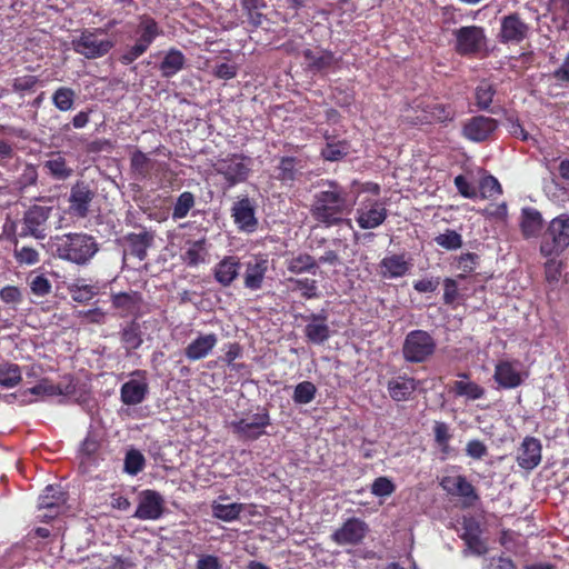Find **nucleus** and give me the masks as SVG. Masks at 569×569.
Returning a JSON list of instances; mask_svg holds the SVG:
<instances>
[{"label": "nucleus", "mask_w": 569, "mask_h": 569, "mask_svg": "<svg viewBox=\"0 0 569 569\" xmlns=\"http://www.w3.org/2000/svg\"><path fill=\"white\" fill-rule=\"evenodd\" d=\"M355 200L347 187L336 180H321L310 206L312 219L325 228L341 226L353 208Z\"/></svg>", "instance_id": "nucleus-1"}, {"label": "nucleus", "mask_w": 569, "mask_h": 569, "mask_svg": "<svg viewBox=\"0 0 569 569\" xmlns=\"http://www.w3.org/2000/svg\"><path fill=\"white\" fill-rule=\"evenodd\" d=\"M407 122L419 124H447L456 117L455 108L449 103L439 102L436 98H418L405 110Z\"/></svg>", "instance_id": "nucleus-2"}, {"label": "nucleus", "mask_w": 569, "mask_h": 569, "mask_svg": "<svg viewBox=\"0 0 569 569\" xmlns=\"http://www.w3.org/2000/svg\"><path fill=\"white\" fill-rule=\"evenodd\" d=\"M56 252L60 259L86 264L99 250L94 237L83 232H70L56 238Z\"/></svg>", "instance_id": "nucleus-3"}, {"label": "nucleus", "mask_w": 569, "mask_h": 569, "mask_svg": "<svg viewBox=\"0 0 569 569\" xmlns=\"http://www.w3.org/2000/svg\"><path fill=\"white\" fill-rule=\"evenodd\" d=\"M453 49L460 57L483 58L488 56V39L483 27L465 26L452 30Z\"/></svg>", "instance_id": "nucleus-4"}, {"label": "nucleus", "mask_w": 569, "mask_h": 569, "mask_svg": "<svg viewBox=\"0 0 569 569\" xmlns=\"http://www.w3.org/2000/svg\"><path fill=\"white\" fill-rule=\"evenodd\" d=\"M134 33L137 36L134 44L128 47L119 57V61L123 66L131 64L144 54L153 41L162 34V29L152 17L142 14L139 17V23L137 24Z\"/></svg>", "instance_id": "nucleus-5"}, {"label": "nucleus", "mask_w": 569, "mask_h": 569, "mask_svg": "<svg viewBox=\"0 0 569 569\" xmlns=\"http://www.w3.org/2000/svg\"><path fill=\"white\" fill-rule=\"evenodd\" d=\"M52 206L32 204L24 210L19 220V237H32L44 240L51 232Z\"/></svg>", "instance_id": "nucleus-6"}, {"label": "nucleus", "mask_w": 569, "mask_h": 569, "mask_svg": "<svg viewBox=\"0 0 569 569\" xmlns=\"http://www.w3.org/2000/svg\"><path fill=\"white\" fill-rule=\"evenodd\" d=\"M569 247V216L566 213L553 218L543 232L539 251L542 257H556Z\"/></svg>", "instance_id": "nucleus-7"}, {"label": "nucleus", "mask_w": 569, "mask_h": 569, "mask_svg": "<svg viewBox=\"0 0 569 569\" xmlns=\"http://www.w3.org/2000/svg\"><path fill=\"white\" fill-rule=\"evenodd\" d=\"M437 342L433 337L421 329L410 331L403 341L402 355L410 363L427 361L436 351Z\"/></svg>", "instance_id": "nucleus-8"}, {"label": "nucleus", "mask_w": 569, "mask_h": 569, "mask_svg": "<svg viewBox=\"0 0 569 569\" xmlns=\"http://www.w3.org/2000/svg\"><path fill=\"white\" fill-rule=\"evenodd\" d=\"M106 33L102 28L84 29L79 38L72 40L73 50L87 59H97L106 56L114 47L110 39H100Z\"/></svg>", "instance_id": "nucleus-9"}, {"label": "nucleus", "mask_w": 569, "mask_h": 569, "mask_svg": "<svg viewBox=\"0 0 569 569\" xmlns=\"http://www.w3.org/2000/svg\"><path fill=\"white\" fill-rule=\"evenodd\" d=\"M251 160L242 153H232L224 159H219L213 164L217 174L223 177L227 188H232L244 182L250 173Z\"/></svg>", "instance_id": "nucleus-10"}, {"label": "nucleus", "mask_w": 569, "mask_h": 569, "mask_svg": "<svg viewBox=\"0 0 569 569\" xmlns=\"http://www.w3.org/2000/svg\"><path fill=\"white\" fill-rule=\"evenodd\" d=\"M368 532L369 526L365 520L351 517L335 530L330 538L338 546H358L363 541Z\"/></svg>", "instance_id": "nucleus-11"}, {"label": "nucleus", "mask_w": 569, "mask_h": 569, "mask_svg": "<svg viewBox=\"0 0 569 569\" xmlns=\"http://www.w3.org/2000/svg\"><path fill=\"white\" fill-rule=\"evenodd\" d=\"M530 30L521 16L512 12L501 18L498 39L501 43L519 44L529 37Z\"/></svg>", "instance_id": "nucleus-12"}, {"label": "nucleus", "mask_w": 569, "mask_h": 569, "mask_svg": "<svg viewBox=\"0 0 569 569\" xmlns=\"http://www.w3.org/2000/svg\"><path fill=\"white\" fill-rule=\"evenodd\" d=\"M94 196L96 192L88 182L78 180L70 189L69 212L77 218H86L90 212Z\"/></svg>", "instance_id": "nucleus-13"}, {"label": "nucleus", "mask_w": 569, "mask_h": 569, "mask_svg": "<svg viewBox=\"0 0 569 569\" xmlns=\"http://www.w3.org/2000/svg\"><path fill=\"white\" fill-rule=\"evenodd\" d=\"M153 233L143 229L141 232H129L118 239V244L123 249V258L131 256L143 261L148 256V249L153 243Z\"/></svg>", "instance_id": "nucleus-14"}, {"label": "nucleus", "mask_w": 569, "mask_h": 569, "mask_svg": "<svg viewBox=\"0 0 569 569\" xmlns=\"http://www.w3.org/2000/svg\"><path fill=\"white\" fill-rule=\"evenodd\" d=\"M77 390V381L71 375L63 377L59 383H52L48 378H42L39 382L27 389L24 393H30L38 397H54V396H73Z\"/></svg>", "instance_id": "nucleus-15"}, {"label": "nucleus", "mask_w": 569, "mask_h": 569, "mask_svg": "<svg viewBox=\"0 0 569 569\" xmlns=\"http://www.w3.org/2000/svg\"><path fill=\"white\" fill-rule=\"evenodd\" d=\"M440 486L447 493L462 498L465 507H471L479 500L476 488L465 476L443 477Z\"/></svg>", "instance_id": "nucleus-16"}, {"label": "nucleus", "mask_w": 569, "mask_h": 569, "mask_svg": "<svg viewBox=\"0 0 569 569\" xmlns=\"http://www.w3.org/2000/svg\"><path fill=\"white\" fill-rule=\"evenodd\" d=\"M163 511L162 496L158 491L147 489L140 493L139 505L133 517L140 520H157L162 517Z\"/></svg>", "instance_id": "nucleus-17"}, {"label": "nucleus", "mask_w": 569, "mask_h": 569, "mask_svg": "<svg viewBox=\"0 0 569 569\" xmlns=\"http://www.w3.org/2000/svg\"><path fill=\"white\" fill-rule=\"evenodd\" d=\"M144 370H134L131 372L132 377H140L141 380L130 379L124 382L120 388V399L123 405L136 406L141 403L149 393V385L146 378Z\"/></svg>", "instance_id": "nucleus-18"}, {"label": "nucleus", "mask_w": 569, "mask_h": 569, "mask_svg": "<svg viewBox=\"0 0 569 569\" xmlns=\"http://www.w3.org/2000/svg\"><path fill=\"white\" fill-rule=\"evenodd\" d=\"M307 321L303 333L308 342L313 345H323L331 336L328 325V315L325 310L318 313H310L302 317Z\"/></svg>", "instance_id": "nucleus-19"}, {"label": "nucleus", "mask_w": 569, "mask_h": 569, "mask_svg": "<svg viewBox=\"0 0 569 569\" xmlns=\"http://www.w3.org/2000/svg\"><path fill=\"white\" fill-rule=\"evenodd\" d=\"M498 128V121L486 116H475L469 119L463 128L462 134L470 141L481 142L487 140Z\"/></svg>", "instance_id": "nucleus-20"}, {"label": "nucleus", "mask_w": 569, "mask_h": 569, "mask_svg": "<svg viewBox=\"0 0 569 569\" xmlns=\"http://www.w3.org/2000/svg\"><path fill=\"white\" fill-rule=\"evenodd\" d=\"M542 446L539 439L527 436L522 440L517 455V463L521 469L532 470L541 462Z\"/></svg>", "instance_id": "nucleus-21"}, {"label": "nucleus", "mask_w": 569, "mask_h": 569, "mask_svg": "<svg viewBox=\"0 0 569 569\" xmlns=\"http://www.w3.org/2000/svg\"><path fill=\"white\" fill-rule=\"evenodd\" d=\"M463 532L461 539L467 548L476 556H483L488 552L487 543L481 539V526L475 518H468L462 523Z\"/></svg>", "instance_id": "nucleus-22"}, {"label": "nucleus", "mask_w": 569, "mask_h": 569, "mask_svg": "<svg viewBox=\"0 0 569 569\" xmlns=\"http://www.w3.org/2000/svg\"><path fill=\"white\" fill-rule=\"evenodd\" d=\"M218 343V336L213 332L200 333L184 348L186 358L191 361H198L208 357Z\"/></svg>", "instance_id": "nucleus-23"}, {"label": "nucleus", "mask_w": 569, "mask_h": 569, "mask_svg": "<svg viewBox=\"0 0 569 569\" xmlns=\"http://www.w3.org/2000/svg\"><path fill=\"white\" fill-rule=\"evenodd\" d=\"M231 211L233 221L240 230L249 232L256 230L258 220L254 216V207L248 197L234 202Z\"/></svg>", "instance_id": "nucleus-24"}, {"label": "nucleus", "mask_w": 569, "mask_h": 569, "mask_svg": "<svg viewBox=\"0 0 569 569\" xmlns=\"http://www.w3.org/2000/svg\"><path fill=\"white\" fill-rule=\"evenodd\" d=\"M156 167L164 168L167 167V163L152 160L144 152L138 149L130 156V171L137 180H150Z\"/></svg>", "instance_id": "nucleus-25"}, {"label": "nucleus", "mask_w": 569, "mask_h": 569, "mask_svg": "<svg viewBox=\"0 0 569 569\" xmlns=\"http://www.w3.org/2000/svg\"><path fill=\"white\" fill-rule=\"evenodd\" d=\"M241 263L236 256L223 257L212 269L214 280L222 287H229L238 278Z\"/></svg>", "instance_id": "nucleus-26"}, {"label": "nucleus", "mask_w": 569, "mask_h": 569, "mask_svg": "<svg viewBox=\"0 0 569 569\" xmlns=\"http://www.w3.org/2000/svg\"><path fill=\"white\" fill-rule=\"evenodd\" d=\"M111 305L121 317L138 316L142 305V295L132 290L112 293Z\"/></svg>", "instance_id": "nucleus-27"}, {"label": "nucleus", "mask_w": 569, "mask_h": 569, "mask_svg": "<svg viewBox=\"0 0 569 569\" xmlns=\"http://www.w3.org/2000/svg\"><path fill=\"white\" fill-rule=\"evenodd\" d=\"M411 263L405 253L386 256L379 262V273L385 279L401 278L408 273Z\"/></svg>", "instance_id": "nucleus-28"}, {"label": "nucleus", "mask_w": 569, "mask_h": 569, "mask_svg": "<svg viewBox=\"0 0 569 569\" xmlns=\"http://www.w3.org/2000/svg\"><path fill=\"white\" fill-rule=\"evenodd\" d=\"M302 57L307 68L312 72H322L335 67L339 59L330 50L323 49H306L302 51Z\"/></svg>", "instance_id": "nucleus-29"}, {"label": "nucleus", "mask_w": 569, "mask_h": 569, "mask_svg": "<svg viewBox=\"0 0 569 569\" xmlns=\"http://www.w3.org/2000/svg\"><path fill=\"white\" fill-rule=\"evenodd\" d=\"M184 246L186 248L181 254V259L188 267H197L206 262V259L209 254V243L206 236H202L197 240L188 239L184 241Z\"/></svg>", "instance_id": "nucleus-30"}, {"label": "nucleus", "mask_w": 569, "mask_h": 569, "mask_svg": "<svg viewBox=\"0 0 569 569\" xmlns=\"http://www.w3.org/2000/svg\"><path fill=\"white\" fill-rule=\"evenodd\" d=\"M417 389V381L412 377L397 376L387 383V390L393 401H407Z\"/></svg>", "instance_id": "nucleus-31"}, {"label": "nucleus", "mask_w": 569, "mask_h": 569, "mask_svg": "<svg viewBox=\"0 0 569 569\" xmlns=\"http://www.w3.org/2000/svg\"><path fill=\"white\" fill-rule=\"evenodd\" d=\"M543 218L539 210L531 207L521 209L520 230L525 239L536 238L541 234Z\"/></svg>", "instance_id": "nucleus-32"}, {"label": "nucleus", "mask_w": 569, "mask_h": 569, "mask_svg": "<svg viewBox=\"0 0 569 569\" xmlns=\"http://www.w3.org/2000/svg\"><path fill=\"white\" fill-rule=\"evenodd\" d=\"M493 379L503 389H515L522 383L520 372L510 361H499L496 365Z\"/></svg>", "instance_id": "nucleus-33"}, {"label": "nucleus", "mask_w": 569, "mask_h": 569, "mask_svg": "<svg viewBox=\"0 0 569 569\" xmlns=\"http://www.w3.org/2000/svg\"><path fill=\"white\" fill-rule=\"evenodd\" d=\"M388 217L386 207L376 201L368 209L358 210L357 222L361 229H375L381 226Z\"/></svg>", "instance_id": "nucleus-34"}, {"label": "nucleus", "mask_w": 569, "mask_h": 569, "mask_svg": "<svg viewBox=\"0 0 569 569\" xmlns=\"http://www.w3.org/2000/svg\"><path fill=\"white\" fill-rule=\"evenodd\" d=\"M42 166L46 172L57 181H66L73 176V168L60 152L51 153Z\"/></svg>", "instance_id": "nucleus-35"}, {"label": "nucleus", "mask_w": 569, "mask_h": 569, "mask_svg": "<svg viewBox=\"0 0 569 569\" xmlns=\"http://www.w3.org/2000/svg\"><path fill=\"white\" fill-rule=\"evenodd\" d=\"M267 271V259L259 258L248 262L243 277V286L250 290L261 289Z\"/></svg>", "instance_id": "nucleus-36"}, {"label": "nucleus", "mask_w": 569, "mask_h": 569, "mask_svg": "<svg viewBox=\"0 0 569 569\" xmlns=\"http://www.w3.org/2000/svg\"><path fill=\"white\" fill-rule=\"evenodd\" d=\"M186 56L177 48H170L159 64L162 78L170 79L186 68Z\"/></svg>", "instance_id": "nucleus-37"}, {"label": "nucleus", "mask_w": 569, "mask_h": 569, "mask_svg": "<svg viewBox=\"0 0 569 569\" xmlns=\"http://www.w3.org/2000/svg\"><path fill=\"white\" fill-rule=\"evenodd\" d=\"M119 336L127 356H130L133 351L138 350L143 343L141 327L136 319L122 327Z\"/></svg>", "instance_id": "nucleus-38"}, {"label": "nucleus", "mask_w": 569, "mask_h": 569, "mask_svg": "<svg viewBox=\"0 0 569 569\" xmlns=\"http://www.w3.org/2000/svg\"><path fill=\"white\" fill-rule=\"evenodd\" d=\"M287 270L295 274L312 273L316 274L318 270L317 259L307 253L299 252L286 260Z\"/></svg>", "instance_id": "nucleus-39"}, {"label": "nucleus", "mask_w": 569, "mask_h": 569, "mask_svg": "<svg viewBox=\"0 0 569 569\" xmlns=\"http://www.w3.org/2000/svg\"><path fill=\"white\" fill-rule=\"evenodd\" d=\"M298 166L301 167V160L298 158L281 157L274 168V178L283 184L293 182L299 173Z\"/></svg>", "instance_id": "nucleus-40"}, {"label": "nucleus", "mask_w": 569, "mask_h": 569, "mask_svg": "<svg viewBox=\"0 0 569 569\" xmlns=\"http://www.w3.org/2000/svg\"><path fill=\"white\" fill-rule=\"evenodd\" d=\"M497 93V87L487 79L481 80L475 89V106L478 110L493 112L491 103Z\"/></svg>", "instance_id": "nucleus-41"}, {"label": "nucleus", "mask_w": 569, "mask_h": 569, "mask_svg": "<svg viewBox=\"0 0 569 569\" xmlns=\"http://www.w3.org/2000/svg\"><path fill=\"white\" fill-rule=\"evenodd\" d=\"M230 427L239 439L246 441H254L267 435L266 428L261 427V423H249V419L232 421Z\"/></svg>", "instance_id": "nucleus-42"}, {"label": "nucleus", "mask_w": 569, "mask_h": 569, "mask_svg": "<svg viewBox=\"0 0 569 569\" xmlns=\"http://www.w3.org/2000/svg\"><path fill=\"white\" fill-rule=\"evenodd\" d=\"M451 392L456 397H465L467 400H479L485 397L486 389L475 381L456 380L453 381Z\"/></svg>", "instance_id": "nucleus-43"}, {"label": "nucleus", "mask_w": 569, "mask_h": 569, "mask_svg": "<svg viewBox=\"0 0 569 569\" xmlns=\"http://www.w3.org/2000/svg\"><path fill=\"white\" fill-rule=\"evenodd\" d=\"M66 502V493L60 486L49 485L44 488L43 493L39 497L40 509L59 508Z\"/></svg>", "instance_id": "nucleus-44"}, {"label": "nucleus", "mask_w": 569, "mask_h": 569, "mask_svg": "<svg viewBox=\"0 0 569 569\" xmlns=\"http://www.w3.org/2000/svg\"><path fill=\"white\" fill-rule=\"evenodd\" d=\"M77 99L76 91L70 87L57 88L51 97L53 106L61 112L71 111Z\"/></svg>", "instance_id": "nucleus-45"}, {"label": "nucleus", "mask_w": 569, "mask_h": 569, "mask_svg": "<svg viewBox=\"0 0 569 569\" xmlns=\"http://www.w3.org/2000/svg\"><path fill=\"white\" fill-rule=\"evenodd\" d=\"M100 448L101 442L98 437L93 432H88L79 448L81 463L93 462Z\"/></svg>", "instance_id": "nucleus-46"}, {"label": "nucleus", "mask_w": 569, "mask_h": 569, "mask_svg": "<svg viewBox=\"0 0 569 569\" xmlns=\"http://www.w3.org/2000/svg\"><path fill=\"white\" fill-rule=\"evenodd\" d=\"M196 204V197L190 191L180 193L173 204L171 217L173 220H180L188 216Z\"/></svg>", "instance_id": "nucleus-47"}, {"label": "nucleus", "mask_w": 569, "mask_h": 569, "mask_svg": "<svg viewBox=\"0 0 569 569\" xmlns=\"http://www.w3.org/2000/svg\"><path fill=\"white\" fill-rule=\"evenodd\" d=\"M435 441L440 448L443 458L448 457L451 452L449 445L452 435L450 433L449 426L443 421H436L433 425Z\"/></svg>", "instance_id": "nucleus-48"}, {"label": "nucleus", "mask_w": 569, "mask_h": 569, "mask_svg": "<svg viewBox=\"0 0 569 569\" xmlns=\"http://www.w3.org/2000/svg\"><path fill=\"white\" fill-rule=\"evenodd\" d=\"M243 510L242 503H214L212 505V515L214 518L220 519L222 521H234L239 518L240 513Z\"/></svg>", "instance_id": "nucleus-49"}, {"label": "nucleus", "mask_w": 569, "mask_h": 569, "mask_svg": "<svg viewBox=\"0 0 569 569\" xmlns=\"http://www.w3.org/2000/svg\"><path fill=\"white\" fill-rule=\"evenodd\" d=\"M289 282L292 283L293 290H299L301 292V297L307 300L317 299L320 297L318 282L315 279L290 278Z\"/></svg>", "instance_id": "nucleus-50"}, {"label": "nucleus", "mask_w": 569, "mask_h": 569, "mask_svg": "<svg viewBox=\"0 0 569 569\" xmlns=\"http://www.w3.org/2000/svg\"><path fill=\"white\" fill-rule=\"evenodd\" d=\"M21 379V370L18 365H0V386L4 388H13L20 383Z\"/></svg>", "instance_id": "nucleus-51"}, {"label": "nucleus", "mask_w": 569, "mask_h": 569, "mask_svg": "<svg viewBox=\"0 0 569 569\" xmlns=\"http://www.w3.org/2000/svg\"><path fill=\"white\" fill-rule=\"evenodd\" d=\"M39 178L37 166L27 163L16 180V187L20 192H23L30 187L37 184Z\"/></svg>", "instance_id": "nucleus-52"}, {"label": "nucleus", "mask_w": 569, "mask_h": 569, "mask_svg": "<svg viewBox=\"0 0 569 569\" xmlns=\"http://www.w3.org/2000/svg\"><path fill=\"white\" fill-rule=\"evenodd\" d=\"M317 393V387L311 381L299 382L293 390L292 399L297 405L310 403Z\"/></svg>", "instance_id": "nucleus-53"}, {"label": "nucleus", "mask_w": 569, "mask_h": 569, "mask_svg": "<svg viewBox=\"0 0 569 569\" xmlns=\"http://www.w3.org/2000/svg\"><path fill=\"white\" fill-rule=\"evenodd\" d=\"M502 193L501 184L493 176H486L479 182V196L481 199H495Z\"/></svg>", "instance_id": "nucleus-54"}, {"label": "nucleus", "mask_w": 569, "mask_h": 569, "mask_svg": "<svg viewBox=\"0 0 569 569\" xmlns=\"http://www.w3.org/2000/svg\"><path fill=\"white\" fill-rule=\"evenodd\" d=\"M146 466L144 456L137 449H130L124 457V471L128 475L136 476L143 470Z\"/></svg>", "instance_id": "nucleus-55"}, {"label": "nucleus", "mask_w": 569, "mask_h": 569, "mask_svg": "<svg viewBox=\"0 0 569 569\" xmlns=\"http://www.w3.org/2000/svg\"><path fill=\"white\" fill-rule=\"evenodd\" d=\"M349 144L347 141L327 142L321 151V156L328 161H339L347 156Z\"/></svg>", "instance_id": "nucleus-56"}, {"label": "nucleus", "mask_w": 569, "mask_h": 569, "mask_svg": "<svg viewBox=\"0 0 569 569\" xmlns=\"http://www.w3.org/2000/svg\"><path fill=\"white\" fill-rule=\"evenodd\" d=\"M435 242L446 250H457L463 244L461 234L452 229H447L445 233L438 234Z\"/></svg>", "instance_id": "nucleus-57"}, {"label": "nucleus", "mask_w": 569, "mask_h": 569, "mask_svg": "<svg viewBox=\"0 0 569 569\" xmlns=\"http://www.w3.org/2000/svg\"><path fill=\"white\" fill-rule=\"evenodd\" d=\"M548 258L543 266L545 279L549 284L556 286L560 281L565 264L561 260L555 259V257Z\"/></svg>", "instance_id": "nucleus-58"}, {"label": "nucleus", "mask_w": 569, "mask_h": 569, "mask_svg": "<svg viewBox=\"0 0 569 569\" xmlns=\"http://www.w3.org/2000/svg\"><path fill=\"white\" fill-rule=\"evenodd\" d=\"M13 256L19 264L33 266L40 261L38 250L28 246H23L21 248L16 247Z\"/></svg>", "instance_id": "nucleus-59"}, {"label": "nucleus", "mask_w": 569, "mask_h": 569, "mask_svg": "<svg viewBox=\"0 0 569 569\" xmlns=\"http://www.w3.org/2000/svg\"><path fill=\"white\" fill-rule=\"evenodd\" d=\"M396 491L395 483L385 476L378 477L371 485V493L376 497H388Z\"/></svg>", "instance_id": "nucleus-60"}, {"label": "nucleus", "mask_w": 569, "mask_h": 569, "mask_svg": "<svg viewBox=\"0 0 569 569\" xmlns=\"http://www.w3.org/2000/svg\"><path fill=\"white\" fill-rule=\"evenodd\" d=\"M39 82L38 77L27 74L17 77L12 81V89L14 92H31L34 90Z\"/></svg>", "instance_id": "nucleus-61"}, {"label": "nucleus", "mask_w": 569, "mask_h": 569, "mask_svg": "<svg viewBox=\"0 0 569 569\" xmlns=\"http://www.w3.org/2000/svg\"><path fill=\"white\" fill-rule=\"evenodd\" d=\"M30 290L34 296L44 297L51 291V282L44 274H38L30 280Z\"/></svg>", "instance_id": "nucleus-62"}, {"label": "nucleus", "mask_w": 569, "mask_h": 569, "mask_svg": "<svg viewBox=\"0 0 569 569\" xmlns=\"http://www.w3.org/2000/svg\"><path fill=\"white\" fill-rule=\"evenodd\" d=\"M455 186L458 192L465 198L475 199L478 197L477 188L462 174L455 178Z\"/></svg>", "instance_id": "nucleus-63"}, {"label": "nucleus", "mask_w": 569, "mask_h": 569, "mask_svg": "<svg viewBox=\"0 0 569 569\" xmlns=\"http://www.w3.org/2000/svg\"><path fill=\"white\" fill-rule=\"evenodd\" d=\"M483 569H516V565L510 558L500 556L486 560Z\"/></svg>", "instance_id": "nucleus-64"}]
</instances>
